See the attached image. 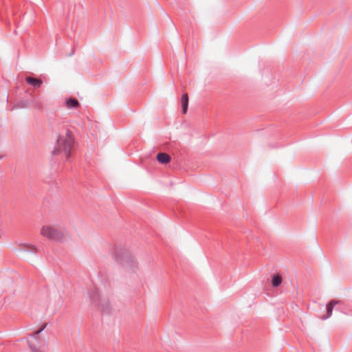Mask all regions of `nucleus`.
Returning a JSON list of instances; mask_svg holds the SVG:
<instances>
[{
	"label": "nucleus",
	"mask_w": 352,
	"mask_h": 352,
	"mask_svg": "<svg viewBox=\"0 0 352 352\" xmlns=\"http://www.w3.org/2000/svg\"><path fill=\"white\" fill-rule=\"evenodd\" d=\"M28 97L30 101V107H34L39 110H41L43 109V105L41 103V102L38 100H37L32 93H30L28 94Z\"/></svg>",
	"instance_id": "0eeeda50"
},
{
	"label": "nucleus",
	"mask_w": 352,
	"mask_h": 352,
	"mask_svg": "<svg viewBox=\"0 0 352 352\" xmlns=\"http://www.w3.org/2000/svg\"><path fill=\"white\" fill-rule=\"evenodd\" d=\"M112 257L114 261L123 269L132 267L131 253L125 245H116L112 252Z\"/></svg>",
	"instance_id": "f03ea898"
},
{
	"label": "nucleus",
	"mask_w": 352,
	"mask_h": 352,
	"mask_svg": "<svg viewBox=\"0 0 352 352\" xmlns=\"http://www.w3.org/2000/svg\"><path fill=\"white\" fill-rule=\"evenodd\" d=\"M89 296L91 302L95 306L100 307L103 314H109L110 313L111 305L109 300H101L98 290L96 288L89 290Z\"/></svg>",
	"instance_id": "7ed1b4c3"
},
{
	"label": "nucleus",
	"mask_w": 352,
	"mask_h": 352,
	"mask_svg": "<svg viewBox=\"0 0 352 352\" xmlns=\"http://www.w3.org/2000/svg\"><path fill=\"white\" fill-rule=\"evenodd\" d=\"M30 101L28 95L27 96L26 98H23L21 100H19V101H17L14 106V108H19V109L30 108Z\"/></svg>",
	"instance_id": "423d86ee"
},
{
	"label": "nucleus",
	"mask_w": 352,
	"mask_h": 352,
	"mask_svg": "<svg viewBox=\"0 0 352 352\" xmlns=\"http://www.w3.org/2000/svg\"><path fill=\"white\" fill-rule=\"evenodd\" d=\"M27 248H28V251H30L31 252H36V251H37V248L34 245H28Z\"/></svg>",
	"instance_id": "4468645a"
},
{
	"label": "nucleus",
	"mask_w": 352,
	"mask_h": 352,
	"mask_svg": "<svg viewBox=\"0 0 352 352\" xmlns=\"http://www.w3.org/2000/svg\"><path fill=\"white\" fill-rule=\"evenodd\" d=\"M74 54V50H72V52L69 54V56H72Z\"/></svg>",
	"instance_id": "2eb2a0df"
},
{
	"label": "nucleus",
	"mask_w": 352,
	"mask_h": 352,
	"mask_svg": "<svg viewBox=\"0 0 352 352\" xmlns=\"http://www.w3.org/2000/svg\"><path fill=\"white\" fill-rule=\"evenodd\" d=\"M74 145V138L72 133L67 129L65 136L58 135L56 143L54 150L52 151V155H62L67 161L70 160L71 150Z\"/></svg>",
	"instance_id": "f257e3e1"
},
{
	"label": "nucleus",
	"mask_w": 352,
	"mask_h": 352,
	"mask_svg": "<svg viewBox=\"0 0 352 352\" xmlns=\"http://www.w3.org/2000/svg\"><path fill=\"white\" fill-rule=\"evenodd\" d=\"M282 283V278L280 275H274L272 279V284L274 287H278Z\"/></svg>",
	"instance_id": "f8f14e48"
},
{
	"label": "nucleus",
	"mask_w": 352,
	"mask_h": 352,
	"mask_svg": "<svg viewBox=\"0 0 352 352\" xmlns=\"http://www.w3.org/2000/svg\"><path fill=\"white\" fill-rule=\"evenodd\" d=\"M47 324H45L43 327H42L41 329L35 331L33 334L30 335L32 337L37 339L39 336V334L44 330V329L46 327Z\"/></svg>",
	"instance_id": "ddd939ff"
},
{
	"label": "nucleus",
	"mask_w": 352,
	"mask_h": 352,
	"mask_svg": "<svg viewBox=\"0 0 352 352\" xmlns=\"http://www.w3.org/2000/svg\"><path fill=\"white\" fill-rule=\"evenodd\" d=\"M65 106L67 109H77L80 106V103L77 99L75 98L71 97L67 99L65 102Z\"/></svg>",
	"instance_id": "6e6552de"
},
{
	"label": "nucleus",
	"mask_w": 352,
	"mask_h": 352,
	"mask_svg": "<svg viewBox=\"0 0 352 352\" xmlns=\"http://www.w3.org/2000/svg\"><path fill=\"white\" fill-rule=\"evenodd\" d=\"M41 234L50 241H63L64 240V234L52 226H43Z\"/></svg>",
	"instance_id": "20e7f679"
},
{
	"label": "nucleus",
	"mask_w": 352,
	"mask_h": 352,
	"mask_svg": "<svg viewBox=\"0 0 352 352\" xmlns=\"http://www.w3.org/2000/svg\"><path fill=\"white\" fill-rule=\"evenodd\" d=\"M181 102H182V112H183V113L185 114L187 112L188 106V96L186 93H185L182 95Z\"/></svg>",
	"instance_id": "9b49d317"
},
{
	"label": "nucleus",
	"mask_w": 352,
	"mask_h": 352,
	"mask_svg": "<svg viewBox=\"0 0 352 352\" xmlns=\"http://www.w3.org/2000/svg\"><path fill=\"white\" fill-rule=\"evenodd\" d=\"M157 160L161 164H168L170 161V157L165 153H160L157 154Z\"/></svg>",
	"instance_id": "1a4fd4ad"
},
{
	"label": "nucleus",
	"mask_w": 352,
	"mask_h": 352,
	"mask_svg": "<svg viewBox=\"0 0 352 352\" xmlns=\"http://www.w3.org/2000/svg\"><path fill=\"white\" fill-rule=\"evenodd\" d=\"M25 82L29 84L30 85L32 86L34 88H39L42 84L43 80L41 79L35 78L32 76H26L25 78Z\"/></svg>",
	"instance_id": "39448f33"
},
{
	"label": "nucleus",
	"mask_w": 352,
	"mask_h": 352,
	"mask_svg": "<svg viewBox=\"0 0 352 352\" xmlns=\"http://www.w3.org/2000/svg\"><path fill=\"white\" fill-rule=\"evenodd\" d=\"M338 302L336 300H331L329 302V303L327 305V314L325 316H322V319L325 320L332 315L333 308L336 304H338Z\"/></svg>",
	"instance_id": "9d476101"
},
{
	"label": "nucleus",
	"mask_w": 352,
	"mask_h": 352,
	"mask_svg": "<svg viewBox=\"0 0 352 352\" xmlns=\"http://www.w3.org/2000/svg\"><path fill=\"white\" fill-rule=\"evenodd\" d=\"M4 157V155H0V160H2Z\"/></svg>",
	"instance_id": "dca6fc26"
}]
</instances>
